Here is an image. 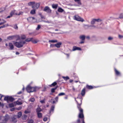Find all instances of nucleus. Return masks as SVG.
<instances>
[{
    "label": "nucleus",
    "mask_w": 123,
    "mask_h": 123,
    "mask_svg": "<svg viewBox=\"0 0 123 123\" xmlns=\"http://www.w3.org/2000/svg\"><path fill=\"white\" fill-rule=\"evenodd\" d=\"M77 103V107L79 111V113L78 116V119L75 123H85L84 117L83 113V109L81 108V105L82 102V100L80 98H77V100L75 99Z\"/></svg>",
    "instance_id": "nucleus-1"
},
{
    "label": "nucleus",
    "mask_w": 123,
    "mask_h": 123,
    "mask_svg": "<svg viewBox=\"0 0 123 123\" xmlns=\"http://www.w3.org/2000/svg\"><path fill=\"white\" fill-rule=\"evenodd\" d=\"M14 44L15 46L19 48L23 47V45L25 44V41L21 40L19 42H14Z\"/></svg>",
    "instance_id": "nucleus-2"
},
{
    "label": "nucleus",
    "mask_w": 123,
    "mask_h": 123,
    "mask_svg": "<svg viewBox=\"0 0 123 123\" xmlns=\"http://www.w3.org/2000/svg\"><path fill=\"white\" fill-rule=\"evenodd\" d=\"M37 88V87L36 86L32 87L30 85H28L26 88V90L28 92L30 93L36 92Z\"/></svg>",
    "instance_id": "nucleus-3"
},
{
    "label": "nucleus",
    "mask_w": 123,
    "mask_h": 123,
    "mask_svg": "<svg viewBox=\"0 0 123 123\" xmlns=\"http://www.w3.org/2000/svg\"><path fill=\"white\" fill-rule=\"evenodd\" d=\"M4 100L6 101L8 103L9 102H12L15 100V99L11 96H5Z\"/></svg>",
    "instance_id": "nucleus-4"
},
{
    "label": "nucleus",
    "mask_w": 123,
    "mask_h": 123,
    "mask_svg": "<svg viewBox=\"0 0 123 123\" xmlns=\"http://www.w3.org/2000/svg\"><path fill=\"white\" fill-rule=\"evenodd\" d=\"M73 18L75 20L82 22L84 21V20L83 19L77 15H76L74 16Z\"/></svg>",
    "instance_id": "nucleus-5"
},
{
    "label": "nucleus",
    "mask_w": 123,
    "mask_h": 123,
    "mask_svg": "<svg viewBox=\"0 0 123 123\" xmlns=\"http://www.w3.org/2000/svg\"><path fill=\"white\" fill-rule=\"evenodd\" d=\"M4 119L2 120V123H6V121H7L9 119V116L8 115H6L4 117Z\"/></svg>",
    "instance_id": "nucleus-6"
},
{
    "label": "nucleus",
    "mask_w": 123,
    "mask_h": 123,
    "mask_svg": "<svg viewBox=\"0 0 123 123\" xmlns=\"http://www.w3.org/2000/svg\"><path fill=\"white\" fill-rule=\"evenodd\" d=\"M43 10L48 13H50L51 11V10L48 6H45Z\"/></svg>",
    "instance_id": "nucleus-7"
},
{
    "label": "nucleus",
    "mask_w": 123,
    "mask_h": 123,
    "mask_svg": "<svg viewBox=\"0 0 123 123\" xmlns=\"http://www.w3.org/2000/svg\"><path fill=\"white\" fill-rule=\"evenodd\" d=\"M33 6H32V7L33 8L35 9H38L40 6V4L38 3L35 4Z\"/></svg>",
    "instance_id": "nucleus-8"
},
{
    "label": "nucleus",
    "mask_w": 123,
    "mask_h": 123,
    "mask_svg": "<svg viewBox=\"0 0 123 123\" xmlns=\"http://www.w3.org/2000/svg\"><path fill=\"white\" fill-rule=\"evenodd\" d=\"M8 46L9 47V49L12 50L13 49L14 46L13 44L11 43H9L8 44Z\"/></svg>",
    "instance_id": "nucleus-9"
},
{
    "label": "nucleus",
    "mask_w": 123,
    "mask_h": 123,
    "mask_svg": "<svg viewBox=\"0 0 123 123\" xmlns=\"http://www.w3.org/2000/svg\"><path fill=\"white\" fill-rule=\"evenodd\" d=\"M76 50H81V49L80 48L77 47L75 46H74L73 47L72 50L74 51Z\"/></svg>",
    "instance_id": "nucleus-10"
},
{
    "label": "nucleus",
    "mask_w": 123,
    "mask_h": 123,
    "mask_svg": "<svg viewBox=\"0 0 123 123\" xmlns=\"http://www.w3.org/2000/svg\"><path fill=\"white\" fill-rule=\"evenodd\" d=\"M81 95L82 96H84L85 94V88H83L81 92Z\"/></svg>",
    "instance_id": "nucleus-11"
},
{
    "label": "nucleus",
    "mask_w": 123,
    "mask_h": 123,
    "mask_svg": "<svg viewBox=\"0 0 123 123\" xmlns=\"http://www.w3.org/2000/svg\"><path fill=\"white\" fill-rule=\"evenodd\" d=\"M15 36H9L7 37V39L9 40H11L13 39L14 38H15Z\"/></svg>",
    "instance_id": "nucleus-12"
},
{
    "label": "nucleus",
    "mask_w": 123,
    "mask_h": 123,
    "mask_svg": "<svg viewBox=\"0 0 123 123\" xmlns=\"http://www.w3.org/2000/svg\"><path fill=\"white\" fill-rule=\"evenodd\" d=\"M42 111V110L40 107H38L36 110L37 113H40V112Z\"/></svg>",
    "instance_id": "nucleus-13"
},
{
    "label": "nucleus",
    "mask_w": 123,
    "mask_h": 123,
    "mask_svg": "<svg viewBox=\"0 0 123 123\" xmlns=\"http://www.w3.org/2000/svg\"><path fill=\"white\" fill-rule=\"evenodd\" d=\"M52 6L53 8L56 9L58 6V4H53L52 5Z\"/></svg>",
    "instance_id": "nucleus-14"
},
{
    "label": "nucleus",
    "mask_w": 123,
    "mask_h": 123,
    "mask_svg": "<svg viewBox=\"0 0 123 123\" xmlns=\"http://www.w3.org/2000/svg\"><path fill=\"white\" fill-rule=\"evenodd\" d=\"M54 108H55V106L54 105H52L51 106V108L50 109V110L49 111L50 113H51V112L53 111H54Z\"/></svg>",
    "instance_id": "nucleus-15"
},
{
    "label": "nucleus",
    "mask_w": 123,
    "mask_h": 123,
    "mask_svg": "<svg viewBox=\"0 0 123 123\" xmlns=\"http://www.w3.org/2000/svg\"><path fill=\"white\" fill-rule=\"evenodd\" d=\"M12 121L14 123H16L17 122V120L16 118H15L14 117H12Z\"/></svg>",
    "instance_id": "nucleus-16"
},
{
    "label": "nucleus",
    "mask_w": 123,
    "mask_h": 123,
    "mask_svg": "<svg viewBox=\"0 0 123 123\" xmlns=\"http://www.w3.org/2000/svg\"><path fill=\"white\" fill-rule=\"evenodd\" d=\"M15 37L16 38V40L17 41L18 40H20L21 38V37L19 35H17L16 36H15Z\"/></svg>",
    "instance_id": "nucleus-17"
},
{
    "label": "nucleus",
    "mask_w": 123,
    "mask_h": 123,
    "mask_svg": "<svg viewBox=\"0 0 123 123\" xmlns=\"http://www.w3.org/2000/svg\"><path fill=\"white\" fill-rule=\"evenodd\" d=\"M37 114L38 118H41L42 117V115L41 113H37Z\"/></svg>",
    "instance_id": "nucleus-18"
},
{
    "label": "nucleus",
    "mask_w": 123,
    "mask_h": 123,
    "mask_svg": "<svg viewBox=\"0 0 123 123\" xmlns=\"http://www.w3.org/2000/svg\"><path fill=\"white\" fill-rule=\"evenodd\" d=\"M58 86H56L55 88H52L51 89V92L52 93H54L55 92V90H56L57 88L58 87Z\"/></svg>",
    "instance_id": "nucleus-19"
},
{
    "label": "nucleus",
    "mask_w": 123,
    "mask_h": 123,
    "mask_svg": "<svg viewBox=\"0 0 123 123\" xmlns=\"http://www.w3.org/2000/svg\"><path fill=\"white\" fill-rule=\"evenodd\" d=\"M62 44L61 42H59L57 43L55 45V46L57 48H59L60 47V45Z\"/></svg>",
    "instance_id": "nucleus-20"
},
{
    "label": "nucleus",
    "mask_w": 123,
    "mask_h": 123,
    "mask_svg": "<svg viewBox=\"0 0 123 123\" xmlns=\"http://www.w3.org/2000/svg\"><path fill=\"white\" fill-rule=\"evenodd\" d=\"M33 38H28L27 39H25V41H25V44H26V42H30L32 41V40L33 39Z\"/></svg>",
    "instance_id": "nucleus-21"
},
{
    "label": "nucleus",
    "mask_w": 123,
    "mask_h": 123,
    "mask_svg": "<svg viewBox=\"0 0 123 123\" xmlns=\"http://www.w3.org/2000/svg\"><path fill=\"white\" fill-rule=\"evenodd\" d=\"M35 2H31L29 3H28V5L29 6H33V5L35 4Z\"/></svg>",
    "instance_id": "nucleus-22"
},
{
    "label": "nucleus",
    "mask_w": 123,
    "mask_h": 123,
    "mask_svg": "<svg viewBox=\"0 0 123 123\" xmlns=\"http://www.w3.org/2000/svg\"><path fill=\"white\" fill-rule=\"evenodd\" d=\"M75 2L77 3L78 4L77 6H80L81 5V2L80 0H79V1H76Z\"/></svg>",
    "instance_id": "nucleus-23"
},
{
    "label": "nucleus",
    "mask_w": 123,
    "mask_h": 123,
    "mask_svg": "<svg viewBox=\"0 0 123 123\" xmlns=\"http://www.w3.org/2000/svg\"><path fill=\"white\" fill-rule=\"evenodd\" d=\"M86 87L87 88L90 89H92L94 88V87H93L92 86H88V85H87L86 86Z\"/></svg>",
    "instance_id": "nucleus-24"
},
{
    "label": "nucleus",
    "mask_w": 123,
    "mask_h": 123,
    "mask_svg": "<svg viewBox=\"0 0 123 123\" xmlns=\"http://www.w3.org/2000/svg\"><path fill=\"white\" fill-rule=\"evenodd\" d=\"M22 40L25 39L26 38V37L25 35H22L20 36Z\"/></svg>",
    "instance_id": "nucleus-25"
},
{
    "label": "nucleus",
    "mask_w": 123,
    "mask_h": 123,
    "mask_svg": "<svg viewBox=\"0 0 123 123\" xmlns=\"http://www.w3.org/2000/svg\"><path fill=\"white\" fill-rule=\"evenodd\" d=\"M96 22L95 19H93L91 21V24L92 25H94Z\"/></svg>",
    "instance_id": "nucleus-26"
},
{
    "label": "nucleus",
    "mask_w": 123,
    "mask_h": 123,
    "mask_svg": "<svg viewBox=\"0 0 123 123\" xmlns=\"http://www.w3.org/2000/svg\"><path fill=\"white\" fill-rule=\"evenodd\" d=\"M22 115V113L21 112H19L18 113L17 115V117L18 118H20Z\"/></svg>",
    "instance_id": "nucleus-27"
},
{
    "label": "nucleus",
    "mask_w": 123,
    "mask_h": 123,
    "mask_svg": "<svg viewBox=\"0 0 123 123\" xmlns=\"http://www.w3.org/2000/svg\"><path fill=\"white\" fill-rule=\"evenodd\" d=\"M14 103H16L18 105H21L22 104V103L21 102L19 101L18 100L15 101Z\"/></svg>",
    "instance_id": "nucleus-28"
},
{
    "label": "nucleus",
    "mask_w": 123,
    "mask_h": 123,
    "mask_svg": "<svg viewBox=\"0 0 123 123\" xmlns=\"http://www.w3.org/2000/svg\"><path fill=\"white\" fill-rule=\"evenodd\" d=\"M62 78L66 81L67 80H68L69 79V77L68 76H67L65 77L63 76H62Z\"/></svg>",
    "instance_id": "nucleus-29"
},
{
    "label": "nucleus",
    "mask_w": 123,
    "mask_h": 123,
    "mask_svg": "<svg viewBox=\"0 0 123 123\" xmlns=\"http://www.w3.org/2000/svg\"><path fill=\"white\" fill-rule=\"evenodd\" d=\"M80 38L82 40H84L85 38V36L84 35H82L80 37Z\"/></svg>",
    "instance_id": "nucleus-30"
},
{
    "label": "nucleus",
    "mask_w": 123,
    "mask_h": 123,
    "mask_svg": "<svg viewBox=\"0 0 123 123\" xmlns=\"http://www.w3.org/2000/svg\"><path fill=\"white\" fill-rule=\"evenodd\" d=\"M15 12V10H14L12 11L10 13V15L11 16H12V15L14 14V13Z\"/></svg>",
    "instance_id": "nucleus-31"
},
{
    "label": "nucleus",
    "mask_w": 123,
    "mask_h": 123,
    "mask_svg": "<svg viewBox=\"0 0 123 123\" xmlns=\"http://www.w3.org/2000/svg\"><path fill=\"white\" fill-rule=\"evenodd\" d=\"M58 11L59 12H62L64 10L61 8H59L58 10Z\"/></svg>",
    "instance_id": "nucleus-32"
},
{
    "label": "nucleus",
    "mask_w": 123,
    "mask_h": 123,
    "mask_svg": "<svg viewBox=\"0 0 123 123\" xmlns=\"http://www.w3.org/2000/svg\"><path fill=\"white\" fill-rule=\"evenodd\" d=\"M30 13L32 14H34L35 13V9H33L31 11Z\"/></svg>",
    "instance_id": "nucleus-33"
},
{
    "label": "nucleus",
    "mask_w": 123,
    "mask_h": 123,
    "mask_svg": "<svg viewBox=\"0 0 123 123\" xmlns=\"http://www.w3.org/2000/svg\"><path fill=\"white\" fill-rule=\"evenodd\" d=\"M115 70L116 74L117 75H118L120 74V73L119 72L117 71L116 69H115Z\"/></svg>",
    "instance_id": "nucleus-34"
},
{
    "label": "nucleus",
    "mask_w": 123,
    "mask_h": 123,
    "mask_svg": "<svg viewBox=\"0 0 123 123\" xmlns=\"http://www.w3.org/2000/svg\"><path fill=\"white\" fill-rule=\"evenodd\" d=\"M23 12H22L20 11L19 12L18 14L17 13H15V14L16 15L19 16L20 15H22L23 14Z\"/></svg>",
    "instance_id": "nucleus-35"
},
{
    "label": "nucleus",
    "mask_w": 123,
    "mask_h": 123,
    "mask_svg": "<svg viewBox=\"0 0 123 123\" xmlns=\"http://www.w3.org/2000/svg\"><path fill=\"white\" fill-rule=\"evenodd\" d=\"M95 20L97 22H100L102 21V20L101 19L99 18H98L97 19H95Z\"/></svg>",
    "instance_id": "nucleus-36"
},
{
    "label": "nucleus",
    "mask_w": 123,
    "mask_h": 123,
    "mask_svg": "<svg viewBox=\"0 0 123 123\" xmlns=\"http://www.w3.org/2000/svg\"><path fill=\"white\" fill-rule=\"evenodd\" d=\"M57 42V41L56 40H50L49 41V42L52 43H54L56 42Z\"/></svg>",
    "instance_id": "nucleus-37"
},
{
    "label": "nucleus",
    "mask_w": 123,
    "mask_h": 123,
    "mask_svg": "<svg viewBox=\"0 0 123 123\" xmlns=\"http://www.w3.org/2000/svg\"><path fill=\"white\" fill-rule=\"evenodd\" d=\"M28 123H34V121L32 119H30L28 121Z\"/></svg>",
    "instance_id": "nucleus-38"
},
{
    "label": "nucleus",
    "mask_w": 123,
    "mask_h": 123,
    "mask_svg": "<svg viewBox=\"0 0 123 123\" xmlns=\"http://www.w3.org/2000/svg\"><path fill=\"white\" fill-rule=\"evenodd\" d=\"M35 98H30L29 100V101L31 102H33L35 101Z\"/></svg>",
    "instance_id": "nucleus-39"
},
{
    "label": "nucleus",
    "mask_w": 123,
    "mask_h": 123,
    "mask_svg": "<svg viewBox=\"0 0 123 123\" xmlns=\"http://www.w3.org/2000/svg\"><path fill=\"white\" fill-rule=\"evenodd\" d=\"M9 106L10 107H12L14 106V105L13 103L10 104H9Z\"/></svg>",
    "instance_id": "nucleus-40"
},
{
    "label": "nucleus",
    "mask_w": 123,
    "mask_h": 123,
    "mask_svg": "<svg viewBox=\"0 0 123 123\" xmlns=\"http://www.w3.org/2000/svg\"><path fill=\"white\" fill-rule=\"evenodd\" d=\"M65 95V93H64V92H61V93H60L58 95V96H62V95Z\"/></svg>",
    "instance_id": "nucleus-41"
},
{
    "label": "nucleus",
    "mask_w": 123,
    "mask_h": 123,
    "mask_svg": "<svg viewBox=\"0 0 123 123\" xmlns=\"http://www.w3.org/2000/svg\"><path fill=\"white\" fill-rule=\"evenodd\" d=\"M29 19L31 20H33L35 19V18L33 17H30L29 18ZM27 19L28 20V18H27Z\"/></svg>",
    "instance_id": "nucleus-42"
},
{
    "label": "nucleus",
    "mask_w": 123,
    "mask_h": 123,
    "mask_svg": "<svg viewBox=\"0 0 123 123\" xmlns=\"http://www.w3.org/2000/svg\"><path fill=\"white\" fill-rule=\"evenodd\" d=\"M13 28L17 30L18 29V27L16 25H14Z\"/></svg>",
    "instance_id": "nucleus-43"
},
{
    "label": "nucleus",
    "mask_w": 123,
    "mask_h": 123,
    "mask_svg": "<svg viewBox=\"0 0 123 123\" xmlns=\"http://www.w3.org/2000/svg\"><path fill=\"white\" fill-rule=\"evenodd\" d=\"M41 26L40 25H38L37 27L36 28V30H38L40 28Z\"/></svg>",
    "instance_id": "nucleus-44"
},
{
    "label": "nucleus",
    "mask_w": 123,
    "mask_h": 123,
    "mask_svg": "<svg viewBox=\"0 0 123 123\" xmlns=\"http://www.w3.org/2000/svg\"><path fill=\"white\" fill-rule=\"evenodd\" d=\"M22 107L21 106H20L19 107L16 108V109L18 110H19L22 109Z\"/></svg>",
    "instance_id": "nucleus-45"
},
{
    "label": "nucleus",
    "mask_w": 123,
    "mask_h": 123,
    "mask_svg": "<svg viewBox=\"0 0 123 123\" xmlns=\"http://www.w3.org/2000/svg\"><path fill=\"white\" fill-rule=\"evenodd\" d=\"M31 41H32V43H37V42L35 40H32V39Z\"/></svg>",
    "instance_id": "nucleus-46"
},
{
    "label": "nucleus",
    "mask_w": 123,
    "mask_h": 123,
    "mask_svg": "<svg viewBox=\"0 0 123 123\" xmlns=\"http://www.w3.org/2000/svg\"><path fill=\"white\" fill-rule=\"evenodd\" d=\"M30 111H28L25 110V114H28L30 113Z\"/></svg>",
    "instance_id": "nucleus-47"
},
{
    "label": "nucleus",
    "mask_w": 123,
    "mask_h": 123,
    "mask_svg": "<svg viewBox=\"0 0 123 123\" xmlns=\"http://www.w3.org/2000/svg\"><path fill=\"white\" fill-rule=\"evenodd\" d=\"M6 22V21L4 20H3V22H1L0 23V25H1L2 24L5 23Z\"/></svg>",
    "instance_id": "nucleus-48"
},
{
    "label": "nucleus",
    "mask_w": 123,
    "mask_h": 123,
    "mask_svg": "<svg viewBox=\"0 0 123 123\" xmlns=\"http://www.w3.org/2000/svg\"><path fill=\"white\" fill-rule=\"evenodd\" d=\"M119 18H123V14H121Z\"/></svg>",
    "instance_id": "nucleus-49"
},
{
    "label": "nucleus",
    "mask_w": 123,
    "mask_h": 123,
    "mask_svg": "<svg viewBox=\"0 0 123 123\" xmlns=\"http://www.w3.org/2000/svg\"><path fill=\"white\" fill-rule=\"evenodd\" d=\"M58 99V96L56 97L55 98V100L56 101H57Z\"/></svg>",
    "instance_id": "nucleus-50"
},
{
    "label": "nucleus",
    "mask_w": 123,
    "mask_h": 123,
    "mask_svg": "<svg viewBox=\"0 0 123 123\" xmlns=\"http://www.w3.org/2000/svg\"><path fill=\"white\" fill-rule=\"evenodd\" d=\"M118 37L120 38H123V36L122 35H118Z\"/></svg>",
    "instance_id": "nucleus-51"
},
{
    "label": "nucleus",
    "mask_w": 123,
    "mask_h": 123,
    "mask_svg": "<svg viewBox=\"0 0 123 123\" xmlns=\"http://www.w3.org/2000/svg\"><path fill=\"white\" fill-rule=\"evenodd\" d=\"M47 120V117H45L43 119V120L45 122Z\"/></svg>",
    "instance_id": "nucleus-52"
},
{
    "label": "nucleus",
    "mask_w": 123,
    "mask_h": 123,
    "mask_svg": "<svg viewBox=\"0 0 123 123\" xmlns=\"http://www.w3.org/2000/svg\"><path fill=\"white\" fill-rule=\"evenodd\" d=\"M113 39V38L111 37H109L108 38V39L109 40H111Z\"/></svg>",
    "instance_id": "nucleus-53"
},
{
    "label": "nucleus",
    "mask_w": 123,
    "mask_h": 123,
    "mask_svg": "<svg viewBox=\"0 0 123 123\" xmlns=\"http://www.w3.org/2000/svg\"><path fill=\"white\" fill-rule=\"evenodd\" d=\"M15 108H12V109H11L10 111H13L15 110Z\"/></svg>",
    "instance_id": "nucleus-54"
},
{
    "label": "nucleus",
    "mask_w": 123,
    "mask_h": 123,
    "mask_svg": "<svg viewBox=\"0 0 123 123\" xmlns=\"http://www.w3.org/2000/svg\"><path fill=\"white\" fill-rule=\"evenodd\" d=\"M22 93V91H19V92H18L17 93V94H21Z\"/></svg>",
    "instance_id": "nucleus-55"
},
{
    "label": "nucleus",
    "mask_w": 123,
    "mask_h": 123,
    "mask_svg": "<svg viewBox=\"0 0 123 123\" xmlns=\"http://www.w3.org/2000/svg\"><path fill=\"white\" fill-rule=\"evenodd\" d=\"M40 102L42 103H45V101L44 100H42L40 101Z\"/></svg>",
    "instance_id": "nucleus-56"
},
{
    "label": "nucleus",
    "mask_w": 123,
    "mask_h": 123,
    "mask_svg": "<svg viewBox=\"0 0 123 123\" xmlns=\"http://www.w3.org/2000/svg\"><path fill=\"white\" fill-rule=\"evenodd\" d=\"M57 83L56 82H54L51 84V85H56Z\"/></svg>",
    "instance_id": "nucleus-57"
},
{
    "label": "nucleus",
    "mask_w": 123,
    "mask_h": 123,
    "mask_svg": "<svg viewBox=\"0 0 123 123\" xmlns=\"http://www.w3.org/2000/svg\"><path fill=\"white\" fill-rule=\"evenodd\" d=\"M5 27V25H3V26H0V29H1V28H4V27Z\"/></svg>",
    "instance_id": "nucleus-58"
},
{
    "label": "nucleus",
    "mask_w": 123,
    "mask_h": 123,
    "mask_svg": "<svg viewBox=\"0 0 123 123\" xmlns=\"http://www.w3.org/2000/svg\"><path fill=\"white\" fill-rule=\"evenodd\" d=\"M86 26H87V27H90V26H89V25H84V27H86Z\"/></svg>",
    "instance_id": "nucleus-59"
},
{
    "label": "nucleus",
    "mask_w": 123,
    "mask_h": 123,
    "mask_svg": "<svg viewBox=\"0 0 123 123\" xmlns=\"http://www.w3.org/2000/svg\"><path fill=\"white\" fill-rule=\"evenodd\" d=\"M73 81V80H70L69 82L70 83H72Z\"/></svg>",
    "instance_id": "nucleus-60"
},
{
    "label": "nucleus",
    "mask_w": 123,
    "mask_h": 123,
    "mask_svg": "<svg viewBox=\"0 0 123 123\" xmlns=\"http://www.w3.org/2000/svg\"><path fill=\"white\" fill-rule=\"evenodd\" d=\"M3 96L1 94H0V100L1 99L2 97Z\"/></svg>",
    "instance_id": "nucleus-61"
},
{
    "label": "nucleus",
    "mask_w": 123,
    "mask_h": 123,
    "mask_svg": "<svg viewBox=\"0 0 123 123\" xmlns=\"http://www.w3.org/2000/svg\"><path fill=\"white\" fill-rule=\"evenodd\" d=\"M86 38L87 39H89L90 38V37L89 36H87L86 37Z\"/></svg>",
    "instance_id": "nucleus-62"
},
{
    "label": "nucleus",
    "mask_w": 123,
    "mask_h": 123,
    "mask_svg": "<svg viewBox=\"0 0 123 123\" xmlns=\"http://www.w3.org/2000/svg\"><path fill=\"white\" fill-rule=\"evenodd\" d=\"M11 17H12V16H11L10 15V16H8L7 17V18H10Z\"/></svg>",
    "instance_id": "nucleus-63"
},
{
    "label": "nucleus",
    "mask_w": 123,
    "mask_h": 123,
    "mask_svg": "<svg viewBox=\"0 0 123 123\" xmlns=\"http://www.w3.org/2000/svg\"><path fill=\"white\" fill-rule=\"evenodd\" d=\"M16 54L17 55H18L19 54V53L18 52H16Z\"/></svg>",
    "instance_id": "nucleus-64"
}]
</instances>
